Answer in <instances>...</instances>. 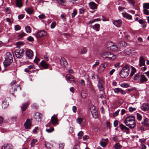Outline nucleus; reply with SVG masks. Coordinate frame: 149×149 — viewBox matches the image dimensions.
<instances>
[{
	"mask_svg": "<svg viewBox=\"0 0 149 149\" xmlns=\"http://www.w3.org/2000/svg\"><path fill=\"white\" fill-rule=\"evenodd\" d=\"M108 54H109L108 58L109 59L113 60L115 59V57L113 54L109 52L108 53Z\"/></svg>",
	"mask_w": 149,
	"mask_h": 149,
	"instance_id": "37",
	"label": "nucleus"
},
{
	"mask_svg": "<svg viewBox=\"0 0 149 149\" xmlns=\"http://www.w3.org/2000/svg\"><path fill=\"white\" fill-rule=\"evenodd\" d=\"M141 75V74L140 73H138L136 74L134 76V80L135 81H139Z\"/></svg>",
	"mask_w": 149,
	"mask_h": 149,
	"instance_id": "28",
	"label": "nucleus"
},
{
	"mask_svg": "<svg viewBox=\"0 0 149 149\" xmlns=\"http://www.w3.org/2000/svg\"><path fill=\"white\" fill-rule=\"evenodd\" d=\"M25 54L26 56L29 59L31 58L33 56V51L30 49L26 50Z\"/></svg>",
	"mask_w": 149,
	"mask_h": 149,
	"instance_id": "12",
	"label": "nucleus"
},
{
	"mask_svg": "<svg viewBox=\"0 0 149 149\" xmlns=\"http://www.w3.org/2000/svg\"><path fill=\"white\" fill-rule=\"evenodd\" d=\"M83 135V132L82 131H80L78 133V139H81L82 136Z\"/></svg>",
	"mask_w": 149,
	"mask_h": 149,
	"instance_id": "45",
	"label": "nucleus"
},
{
	"mask_svg": "<svg viewBox=\"0 0 149 149\" xmlns=\"http://www.w3.org/2000/svg\"><path fill=\"white\" fill-rule=\"evenodd\" d=\"M27 40L30 42H32L33 41L34 39L33 37L31 36H29L27 38Z\"/></svg>",
	"mask_w": 149,
	"mask_h": 149,
	"instance_id": "61",
	"label": "nucleus"
},
{
	"mask_svg": "<svg viewBox=\"0 0 149 149\" xmlns=\"http://www.w3.org/2000/svg\"><path fill=\"white\" fill-rule=\"evenodd\" d=\"M47 34L46 32L44 31H40L37 32L36 35V37L37 38H39L41 37L44 36Z\"/></svg>",
	"mask_w": 149,
	"mask_h": 149,
	"instance_id": "13",
	"label": "nucleus"
},
{
	"mask_svg": "<svg viewBox=\"0 0 149 149\" xmlns=\"http://www.w3.org/2000/svg\"><path fill=\"white\" fill-rule=\"evenodd\" d=\"M25 10L29 14H31L33 13V10L31 8H25Z\"/></svg>",
	"mask_w": 149,
	"mask_h": 149,
	"instance_id": "36",
	"label": "nucleus"
},
{
	"mask_svg": "<svg viewBox=\"0 0 149 149\" xmlns=\"http://www.w3.org/2000/svg\"><path fill=\"white\" fill-rule=\"evenodd\" d=\"M54 128L53 127H52L49 129H46V131L48 133H51L54 131Z\"/></svg>",
	"mask_w": 149,
	"mask_h": 149,
	"instance_id": "47",
	"label": "nucleus"
},
{
	"mask_svg": "<svg viewBox=\"0 0 149 149\" xmlns=\"http://www.w3.org/2000/svg\"><path fill=\"white\" fill-rule=\"evenodd\" d=\"M120 127L121 130L123 131V132H126L127 134L130 131L129 129L125 126L123 124H121L119 125Z\"/></svg>",
	"mask_w": 149,
	"mask_h": 149,
	"instance_id": "7",
	"label": "nucleus"
},
{
	"mask_svg": "<svg viewBox=\"0 0 149 149\" xmlns=\"http://www.w3.org/2000/svg\"><path fill=\"white\" fill-rule=\"evenodd\" d=\"M87 52V48L86 47H83L81 49L80 53L81 54H85Z\"/></svg>",
	"mask_w": 149,
	"mask_h": 149,
	"instance_id": "38",
	"label": "nucleus"
},
{
	"mask_svg": "<svg viewBox=\"0 0 149 149\" xmlns=\"http://www.w3.org/2000/svg\"><path fill=\"white\" fill-rule=\"evenodd\" d=\"M89 7L92 10L95 9L97 8V4L91 1L88 3Z\"/></svg>",
	"mask_w": 149,
	"mask_h": 149,
	"instance_id": "18",
	"label": "nucleus"
},
{
	"mask_svg": "<svg viewBox=\"0 0 149 149\" xmlns=\"http://www.w3.org/2000/svg\"><path fill=\"white\" fill-rule=\"evenodd\" d=\"M125 55H129L131 53V51L130 49L127 48L125 49L123 51Z\"/></svg>",
	"mask_w": 149,
	"mask_h": 149,
	"instance_id": "35",
	"label": "nucleus"
},
{
	"mask_svg": "<svg viewBox=\"0 0 149 149\" xmlns=\"http://www.w3.org/2000/svg\"><path fill=\"white\" fill-rule=\"evenodd\" d=\"M121 88H114L113 89V91L114 93H118L120 91Z\"/></svg>",
	"mask_w": 149,
	"mask_h": 149,
	"instance_id": "54",
	"label": "nucleus"
},
{
	"mask_svg": "<svg viewBox=\"0 0 149 149\" xmlns=\"http://www.w3.org/2000/svg\"><path fill=\"white\" fill-rule=\"evenodd\" d=\"M13 146L10 144L6 143L3 145L1 149H13Z\"/></svg>",
	"mask_w": 149,
	"mask_h": 149,
	"instance_id": "21",
	"label": "nucleus"
},
{
	"mask_svg": "<svg viewBox=\"0 0 149 149\" xmlns=\"http://www.w3.org/2000/svg\"><path fill=\"white\" fill-rule=\"evenodd\" d=\"M65 77L67 81L70 83H74V77L70 74H67L66 75Z\"/></svg>",
	"mask_w": 149,
	"mask_h": 149,
	"instance_id": "4",
	"label": "nucleus"
},
{
	"mask_svg": "<svg viewBox=\"0 0 149 149\" xmlns=\"http://www.w3.org/2000/svg\"><path fill=\"white\" fill-rule=\"evenodd\" d=\"M24 52V50L23 49H20L18 47L15 50V54L17 58H20L22 56V55Z\"/></svg>",
	"mask_w": 149,
	"mask_h": 149,
	"instance_id": "2",
	"label": "nucleus"
},
{
	"mask_svg": "<svg viewBox=\"0 0 149 149\" xmlns=\"http://www.w3.org/2000/svg\"><path fill=\"white\" fill-rule=\"evenodd\" d=\"M135 120V116H127L125 119L124 123L125 124H127L128 123L130 122H133V120Z\"/></svg>",
	"mask_w": 149,
	"mask_h": 149,
	"instance_id": "5",
	"label": "nucleus"
},
{
	"mask_svg": "<svg viewBox=\"0 0 149 149\" xmlns=\"http://www.w3.org/2000/svg\"><path fill=\"white\" fill-rule=\"evenodd\" d=\"M130 66L129 64H126L123 67L119 73L121 77L125 78L128 75L130 72Z\"/></svg>",
	"mask_w": 149,
	"mask_h": 149,
	"instance_id": "1",
	"label": "nucleus"
},
{
	"mask_svg": "<svg viewBox=\"0 0 149 149\" xmlns=\"http://www.w3.org/2000/svg\"><path fill=\"white\" fill-rule=\"evenodd\" d=\"M120 86L123 88H127L129 86V85L127 83H123L120 84Z\"/></svg>",
	"mask_w": 149,
	"mask_h": 149,
	"instance_id": "51",
	"label": "nucleus"
},
{
	"mask_svg": "<svg viewBox=\"0 0 149 149\" xmlns=\"http://www.w3.org/2000/svg\"><path fill=\"white\" fill-rule=\"evenodd\" d=\"M107 66V63H104L103 64L101 65L99 67V69L100 70L102 69L101 70L103 71L104 69Z\"/></svg>",
	"mask_w": 149,
	"mask_h": 149,
	"instance_id": "29",
	"label": "nucleus"
},
{
	"mask_svg": "<svg viewBox=\"0 0 149 149\" xmlns=\"http://www.w3.org/2000/svg\"><path fill=\"white\" fill-rule=\"evenodd\" d=\"M104 85H97L98 89L100 91H103L104 90Z\"/></svg>",
	"mask_w": 149,
	"mask_h": 149,
	"instance_id": "48",
	"label": "nucleus"
},
{
	"mask_svg": "<svg viewBox=\"0 0 149 149\" xmlns=\"http://www.w3.org/2000/svg\"><path fill=\"white\" fill-rule=\"evenodd\" d=\"M100 144L101 146L104 147L106 146V144L105 143L102 141H100Z\"/></svg>",
	"mask_w": 149,
	"mask_h": 149,
	"instance_id": "59",
	"label": "nucleus"
},
{
	"mask_svg": "<svg viewBox=\"0 0 149 149\" xmlns=\"http://www.w3.org/2000/svg\"><path fill=\"white\" fill-rule=\"evenodd\" d=\"M32 119H27L26 122L24 123V125L26 129H30L31 125Z\"/></svg>",
	"mask_w": 149,
	"mask_h": 149,
	"instance_id": "6",
	"label": "nucleus"
},
{
	"mask_svg": "<svg viewBox=\"0 0 149 149\" xmlns=\"http://www.w3.org/2000/svg\"><path fill=\"white\" fill-rule=\"evenodd\" d=\"M128 1L130 4H132L133 6L135 4V2L133 0H128Z\"/></svg>",
	"mask_w": 149,
	"mask_h": 149,
	"instance_id": "62",
	"label": "nucleus"
},
{
	"mask_svg": "<svg viewBox=\"0 0 149 149\" xmlns=\"http://www.w3.org/2000/svg\"><path fill=\"white\" fill-rule=\"evenodd\" d=\"M139 65L140 67L145 65V60L142 56H140V57Z\"/></svg>",
	"mask_w": 149,
	"mask_h": 149,
	"instance_id": "22",
	"label": "nucleus"
},
{
	"mask_svg": "<svg viewBox=\"0 0 149 149\" xmlns=\"http://www.w3.org/2000/svg\"><path fill=\"white\" fill-rule=\"evenodd\" d=\"M123 16L125 18H126L129 19H132V16L131 15L127 13H123Z\"/></svg>",
	"mask_w": 149,
	"mask_h": 149,
	"instance_id": "31",
	"label": "nucleus"
},
{
	"mask_svg": "<svg viewBox=\"0 0 149 149\" xmlns=\"http://www.w3.org/2000/svg\"><path fill=\"white\" fill-rule=\"evenodd\" d=\"M104 82L103 79L102 78H99L98 81V84L97 85H104Z\"/></svg>",
	"mask_w": 149,
	"mask_h": 149,
	"instance_id": "43",
	"label": "nucleus"
},
{
	"mask_svg": "<svg viewBox=\"0 0 149 149\" xmlns=\"http://www.w3.org/2000/svg\"><path fill=\"white\" fill-rule=\"evenodd\" d=\"M56 22H53L51 25V28L52 29L54 28L56 25Z\"/></svg>",
	"mask_w": 149,
	"mask_h": 149,
	"instance_id": "57",
	"label": "nucleus"
},
{
	"mask_svg": "<svg viewBox=\"0 0 149 149\" xmlns=\"http://www.w3.org/2000/svg\"><path fill=\"white\" fill-rule=\"evenodd\" d=\"M39 18L40 19L45 18L46 16L43 14L40 15L38 16Z\"/></svg>",
	"mask_w": 149,
	"mask_h": 149,
	"instance_id": "56",
	"label": "nucleus"
},
{
	"mask_svg": "<svg viewBox=\"0 0 149 149\" xmlns=\"http://www.w3.org/2000/svg\"><path fill=\"white\" fill-rule=\"evenodd\" d=\"M91 111L93 118H96L98 117V113L97 109L94 105L91 106Z\"/></svg>",
	"mask_w": 149,
	"mask_h": 149,
	"instance_id": "3",
	"label": "nucleus"
},
{
	"mask_svg": "<svg viewBox=\"0 0 149 149\" xmlns=\"http://www.w3.org/2000/svg\"><path fill=\"white\" fill-rule=\"evenodd\" d=\"M130 67H131L132 70L131 71L130 76L131 77H132L134 74L136 72V69L134 67L130 65Z\"/></svg>",
	"mask_w": 149,
	"mask_h": 149,
	"instance_id": "32",
	"label": "nucleus"
},
{
	"mask_svg": "<svg viewBox=\"0 0 149 149\" xmlns=\"http://www.w3.org/2000/svg\"><path fill=\"white\" fill-rule=\"evenodd\" d=\"M26 35V34L24 32L20 33L19 34L18 36V39H19Z\"/></svg>",
	"mask_w": 149,
	"mask_h": 149,
	"instance_id": "46",
	"label": "nucleus"
},
{
	"mask_svg": "<svg viewBox=\"0 0 149 149\" xmlns=\"http://www.w3.org/2000/svg\"><path fill=\"white\" fill-rule=\"evenodd\" d=\"M5 59L10 61V62L12 63L13 61L12 55L9 52L6 53Z\"/></svg>",
	"mask_w": 149,
	"mask_h": 149,
	"instance_id": "23",
	"label": "nucleus"
},
{
	"mask_svg": "<svg viewBox=\"0 0 149 149\" xmlns=\"http://www.w3.org/2000/svg\"><path fill=\"white\" fill-rule=\"evenodd\" d=\"M91 28H93V29L95 30L96 31H98L100 30V25L98 24H95L94 26L91 25Z\"/></svg>",
	"mask_w": 149,
	"mask_h": 149,
	"instance_id": "26",
	"label": "nucleus"
},
{
	"mask_svg": "<svg viewBox=\"0 0 149 149\" xmlns=\"http://www.w3.org/2000/svg\"><path fill=\"white\" fill-rule=\"evenodd\" d=\"M77 10L75 9L73 10V13H72V18L74 17L77 14Z\"/></svg>",
	"mask_w": 149,
	"mask_h": 149,
	"instance_id": "50",
	"label": "nucleus"
},
{
	"mask_svg": "<svg viewBox=\"0 0 149 149\" xmlns=\"http://www.w3.org/2000/svg\"><path fill=\"white\" fill-rule=\"evenodd\" d=\"M143 7L144 9H149V3H144L143 4Z\"/></svg>",
	"mask_w": 149,
	"mask_h": 149,
	"instance_id": "41",
	"label": "nucleus"
},
{
	"mask_svg": "<svg viewBox=\"0 0 149 149\" xmlns=\"http://www.w3.org/2000/svg\"><path fill=\"white\" fill-rule=\"evenodd\" d=\"M42 115L40 113L37 112L34 115V117L36 120L38 121H40L42 118Z\"/></svg>",
	"mask_w": 149,
	"mask_h": 149,
	"instance_id": "17",
	"label": "nucleus"
},
{
	"mask_svg": "<svg viewBox=\"0 0 149 149\" xmlns=\"http://www.w3.org/2000/svg\"><path fill=\"white\" fill-rule=\"evenodd\" d=\"M37 142V140L36 139H33L31 142V146L34 147L35 145V143Z\"/></svg>",
	"mask_w": 149,
	"mask_h": 149,
	"instance_id": "44",
	"label": "nucleus"
},
{
	"mask_svg": "<svg viewBox=\"0 0 149 149\" xmlns=\"http://www.w3.org/2000/svg\"><path fill=\"white\" fill-rule=\"evenodd\" d=\"M136 122L135 120H133V122L130 121V122L128 123L127 124H125V125L129 127L131 129H133L136 126Z\"/></svg>",
	"mask_w": 149,
	"mask_h": 149,
	"instance_id": "16",
	"label": "nucleus"
},
{
	"mask_svg": "<svg viewBox=\"0 0 149 149\" xmlns=\"http://www.w3.org/2000/svg\"><path fill=\"white\" fill-rule=\"evenodd\" d=\"M16 6L19 8L22 6L21 0H16Z\"/></svg>",
	"mask_w": 149,
	"mask_h": 149,
	"instance_id": "34",
	"label": "nucleus"
},
{
	"mask_svg": "<svg viewBox=\"0 0 149 149\" xmlns=\"http://www.w3.org/2000/svg\"><path fill=\"white\" fill-rule=\"evenodd\" d=\"M16 87L18 88L19 87V90L20 91L21 90V88L20 86L19 85H17L15 86L14 88H12L10 89L9 91L10 93L12 95H14V93L17 91V90L15 89V88Z\"/></svg>",
	"mask_w": 149,
	"mask_h": 149,
	"instance_id": "20",
	"label": "nucleus"
},
{
	"mask_svg": "<svg viewBox=\"0 0 149 149\" xmlns=\"http://www.w3.org/2000/svg\"><path fill=\"white\" fill-rule=\"evenodd\" d=\"M122 22V21L121 19H119L113 22V24L117 27H119L120 25Z\"/></svg>",
	"mask_w": 149,
	"mask_h": 149,
	"instance_id": "30",
	"label": "nucleus"
},
{
	"mask_svg": "<svg viewBox=\"0 0 149 149\" xmlns=\"http://www.w3.org/2000/svg\"><path fill=\"white\" fill-rule=\"evenodd\" d=\"M12 63L10 61L5 59L3 62V64L4 66L6 67Z\"/></svg>",
	"mask_w": 149,
	"mask_h": 149,
	"instance_id": "33",
	"label": "nucleus"
},
{
	"mask_svg": "<svg viewBox=\"0 0 149 149\" xmlns=\"http://www.w3.org/2000/svg\"><path fill=\"white\" fill-rule=\"evenodd\" d=\"M85 120L84 118H78L77 119V122L82 126H84L86 125Z\"/></svg>",
	"mask_w": 149,
	"mask_h": 149,
	"instance_id": "8",
	"label": "nucleus"
},
{
	"mask_svg": "<svg viewBox=\"0 0 149 149\" xmlns=\"http://www.w3.org/2000/svg\"><path fill=\"white\" fill-rule=\"evenodd\" d=\"M143 11L144 14L147 15H149V11L147 9H144Z\"/></svg>",
	"mask_w": 149,
	"mask_h": 149,
	"instance_id": "49",
	"label": "nucleus"
},
{
	"mask_svg": "<svg viewBox=\"0 0 149 149\" xmlns=\"http://www.w3.org/2000/svg\"><path fill=\"white\" fill-rule=\"evenodd\" d=\"M137 117V119L138 120H141L142 119V116L139 113H137L136 114Z\"/></svg>",
	"mask_w": 149,
	"mask_h": 149,
	"instance_id": "53",
	"label": "nucleus"
},
{
	"mask_svg": "<svg viewBox=\"0 0 149 149\" xmlns=\"http://www.w3.org/2000/svg\"><path fill=\"white\" fill-rule=\"evenodd\" d=\"M73 149H80L79 146L77 144H75L73 148Z\"/></svg>",
	"mask_w": 149,
	"mask_h": 149,
	"instance_id": "64",
	"label": "nucleus"
},
{
	"mask_svg": "<svg viewBox=\"0 0 149 149\" xmlns=\"http://www.w3.org/2000/svg\"><path fill=\"white\" fill-rule=\"evenodd\" d=\"M15 31H17L20 30L21 29V27L18 25H17L15 26Z\"/></svg>",
	"mask_w": 149,
	"mask_h": 149,
	"instance_id": "52",
	"label": "nucleus"
},
{
	"mask_svg": "<svg viewBox=\"0 0 149 149\" xmlns=\"http://www.w3.org/2000/svg\"><path fill=\"white\" fill-rule=\"evenodd\" d=\"M109 52H104L102 53V56L104 58H108Z\"/></svg>",
	"mask_w": 149,
	"mask_h": 149,
	"instance_id": "39",
	"label": "nucleus"
},
{
	"mask_svg": "<svg viewBox=\"0 0 149 149\" xmlns=\"http://www.w3.org/2000/svg\"><path fill=\"white\" fill-rule=\"evenodd\" d=\"M28 68L29 70L34 69V65L33 64H31L28 66Z\"/></svg>",
	"mask_w": 149,
	"mask_h": 149,
	"instance_id": "55",
	"label": "nucleus"
},
{
	"mask_svg": "<svg viewBox=\"0 0 149 149\" xmlns=\"http://www.w3.org/2000/svg\"><path fill=\"white\" fill-rule=\"evenodd\" d=\"M40 64L41 66L43 68L45 69L48 68V65L45 63L44 61L42 60V61L40 63Z\"/></svg>",
	"mask_w": 149,
	"mask_h": 149,
	"instance_id": "25",
	"label": "nucleus"
},
{
	"mask_svg": "<svg viewBox=\"0 0 149 149\" xmlns=\"http://www.w3.org/2000/svg\"><path fill=\"white\" fill-rule=\"evenodd\" d=\"M9 105V102L6 99H5L2 102V107L3 109H5Z\"/></svg>",
	"mask_w": 149,
	"mask_h": 149,
	"instance_id": "27",
	"label": "nucleus"
},
{
	"mask_svg": "<svg viewBox=\"0 0 149 149\" xmlns=\"http://www.w3.org/2000/svg\"><path fill=\"white\" fill-rule=\"evenodd\" d=\"M148 120V118L144 117L143 119V121L141 123L142 126L146 127L148 126L149 125Z\"/></svg>",
	"mask_w": 149,
	"mask_h": 149,
	"instance_id": "19",
	"label": "nucleus"
},
{
	"mask_svg": "<svg viewBox=\"0 0 149 149\" xmlns=\"http://www.w3.org/2000/svg\"><path fill=\"white\" fill-rule=\"evenodd\" d=\"M109 47V49L110 50L113 51H115L117 50L118 47L117 46L114 44H112Z\"/></svg>",
	"mask_w": 149,
	"mask_h": 149,
	"instance_id": "24",
	"label": "nucleus"
},
{
	"mask_svg": "<svg viewBox=\"0 0 149 149\" xmlns=\"http://www.w3.org/2000/svg\"><path fill=\"white\" fill-rule=\"evenodd\" d=\"M64 146V143H59V146L60 149H62Z\"/></svg>",
	"mask_w": 149,
	"mask_h": 149,
	"instance_id": "63",
	"label": "nucleus"
},
{
	"mask_svg": "<svg viewBox=\"0 0 149 149\" xmlns=\"http://www.w3.org/2000/svg\"><path fill=\"white\" fill-rule=\"evenodd\" d=\"M148 79L144 74H141L140 79H139V83L140 84L145 83L148 81Z\"/></svg>",
	"mask_w": 149,
	"mask_h": 149,
	"instance_id": "11",
	"label": "nucleus"
},
{
	"mask_svg": "<svg viewBox=\"0 0 149 149\" xmlns=\"http://www.w3.org/2000/svg\"><path fill=\"white\" fill-rule=\"evenodd\" d=\"M26 31L28 33H30L31 32L30 27L29 26H26L25 27Z\"/></svg>",
	"mask_w": 149,
	"mask_h": 149,
	"instance_id": "42",
	"label": "nucleus"
},
{
	"mask_svg": "<svg viewBox=\"0 0 149 149\" xmlns=\"http://www.w3.org/2000/svg\"><path fill=\"white\" fill-rule=\"evenodd\" d=\"M141 109L144 111H147L149 109V105L147 103H144L141 105Z\"/></svg>",
	"mask_w": 149,
	"mask_h": 149,
	"instance_id": "10",
	"label": "nucleus"
},
{
	"mask_svg": "<svg viewBox=\"0 0 149 149\" xmlns=\"http://www.w3.org/2000/svg\"><path fill=\"white\" fill-rule=\"evenodd\" d=\"M136 110V109L135 108H133L132 107H130L129 108V111L130 112H132Z\"/></svg>",
	"mask_w": 149,
	"mask_h": 149,
	"instance_id": "60",
	"label": "nucleus"
},
{
	"mask_svg": "<svg viewBox=\"0 0 149 149\" xmlns=\"http://www.w3.org/2000/svg\"><path fill=\"white\" fill-rule=\"evenodd\" d=\"M60 4H62L65 3V0H56Z\"/></svg>",
	"mask_w": 149,
	"mask_h": 149,
	"instance_id": "58",
	"label": "nucleus"
},
{
	"mask_svg": "<svg viewBox=\"0 0 149 149\" xmlns=\"http://www.w3.org/2000/svg\"><path fill=\"white\" fill-rule=\"evenodd\" d=\"M57 116V114L56 115H55L54 114L51 117V121L52 122V123L54 125H56L57 124V123L58 119Z\"/></svg>",
	"mask_w": 149,
	"mask_h": 149,
	"instance_id": "15",
	"label": "nucleus"
},
{
	"mask_svg": "<svg viewBox=\"0 0 149 149\" xmlns=\"http://www.w3.org/2000/svg\"><path fill=\"white\" fill-rule=\"evenodd\" d=\"M60 63L62 67H65L68 65V63L66 60L64 58H61L60 60Z\"/></svg>",
	"mask_w": 149,
	"mask_h": 149,
	"instance_id": "14",
	"label": "nucleus"
},
{
	"mask_svg": "<svg viewBox=\"0 0 149 149\" xmlns=\"http://www.w3.org/2000/svg\"><path fill=\"white\" fill-rule=\"evenodd\" d=\"M29 104V101H28L25 103H23L21 107L22 111H24L27 109Z\"/></svg>",
	"mask_w": 149,
	"mask_h": 149,
	"instance_id": "9",
	"label": "nucleus"
},
{
	"mask_svg": "<svg viewBox=\"0 0 149 149\" xmlns=\"http://www.w3.org/2000/svg\"><path fill=\"white\" fill-rule=\"evenodd\" d=\"M113 147L116 149H120L122 147V146L119 143H118L115 144L113 146Z\"/></svg>",
	"mask_w": 149,
	"mask_h": 149,
	"instance_id": "40",
	"label": "nucleus"
}]
</instances>
